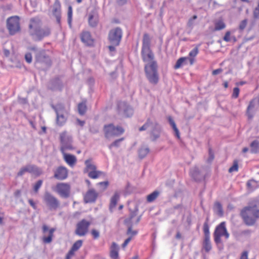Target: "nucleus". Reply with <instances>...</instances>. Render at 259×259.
<instances>
[{
	"instance_id": "obj_1",
	"label": "nucleus",
	"mask_w": 259,
	"mask_h": 259,
	"mask_svg": "<svg viewBox=\"0 0 259 259\" xmlns=\"http://www.w3.org/2000/svg\"><path fill=\"white\" fill-rule=\"evenodd\" d=\"M151 39L148 33H144L142 40L141 57L144 62L146 76L151 84L155 85L159 81L158 65L154 60V54L150 48Z\"/></svg>"
},
{
	"instance_id": "obj_2",
	"label": "nucleus",
	"mask_w": 259,
	"mask_h": 259,
	"mask_svg": "<svg viewBox=\"0 0 259 259\" xmlns=\"http://www.w3.org/2000/svg\"><path fill=\"white\" fill-rule=\"evenodd\" d=\"M29 33L35 41H39L51 33V29L48 27H41L35 18L30 19L29 25Z\"/></svg>"
},
{
	"instance_id": "obj_3",
	"label": "nucleus",
	"mask_w": 259,
	"mask_h": 259,
	"mask_svg": "<svg viewBox=\"0 0 259 259\" xmlns=\"http://www.w3.org/2000/svg\"><path fill=\"white\" fill-rule=\"evenodd\" d=\"M240 215L246 226H253L259 219V207L256 204L245 206L241 209Z\"/></svg>"
},
{
	"instance_id": "obj_4",
	"label": "nucleus",
	"mask_w": 259,
	"mask_h": 259,
	"mask_svg": "<svg viewBox=\"0 0 259 259\" xmlns=\"http://www.w3.org/2000/svg\"><path fill=\"white\" fill-rule=\"evenodd\" d=\"M149 127L151 128L150 136L151 140L155 141L158 139L161 135L162 128L161 125L156 121H153L148 118L145 123L139 128L140 132L146 131Z\"/></svg>"
},
{
	"instance_id": "obj_5",
	"label": "nucleus",
	"mask_w": 259,
	"mask_h": 259,
	"mask_svg": "<svg viewBox=\"0 0 259 259\" xmlns=\"http://www.w3.org/2000/svg\"><path fill=\"white\" fill-rule=\"evenodd\" d=\"M103 131L105 138H109L121 135L124 132V130L121 126H115L113 123H109L104 125Z\"/></svg>"
},
{
	"instance_id": "obj_6",
	"label": "nucleus",
	"mask_w": 259,
	"mask_h": 259,
	"mask_svg": "<svg viewBox=\"0 0 259 259\" xmlns=\"http://www.w3.org/2000/svg\"><path fill=\"white\" fill-rule=\"evenodd\" d=\"M122 36V29L117 27L111 29L108 33V39L111 45L119 46Z\"/></svg>"
},
{
	"instance_id": "obj_7",
	"label": "nucleus",
	"mask_w": 259,
	"mask_h": 259,
	"mask_svg": "<svg viewBox=\"0 0 259 259\" xmlns=\"http://www.w3.org/2000/svg\"><path fill=\"white\" fill-rule=\"evenodd\" d=\"M43 201L50 210H56L60 206V201L48 191L45 192Z\"/></svg>"
},
{
	"instance_id": "obj_8",
	"label": "nucleus",
	"mask_w": 259,
	"mask_h": 259,
	"mask_svg": "<svg viewBox=\"0 0 259 259\" xmlns=\"http://www.w3.org/2000/svg\"><path fill=\"white\" fill-rule=\"evenodd\" d=\"M61 147L60 151L64 153L66 150H72L74 149L72 145V138L71 136L67 135L66 132H64L60 135Z\"/></svg>"
},
{
	"instance_id": "obj_9",
	"label": "nucleus",
	"mask_w": 259,
	"mask_h": 259,
	"mask_svg": "<svg viewBox=\"0 0 259 259\" xmlns=\"http://www.w3.org/2000/svg\"><path fill=\"white\" fill-rule=\"evenodd\" d=\"M7 27L11 35H14L20 31V26L19 18L18 16H13L7 20Z\"/></svg>"
},
{
	"instance_id": "obj_10",
	"label": "nucleus",
	"mask_w": 259,
	"mask_h": 259,
	"mask_svg": "<svg viewBox=\"0 0 259 259\" xmlns=\"http://www.w3.org/2000/svg\"><path fill=\"white\" fill-rule=\"evenodd\" d=\"M35 64H42L46 67L52 65V61L50 57L46 54L45 50L40 49L35 55Z\"/></svg>"
},
{
	"instance_id": "obj_11",
	"label": "nucleus",
	"mask_w": 259,
	"mask_h": 259,
	"mask_svg": "<svg viewBox=\"0 0 259 259\" xmlns=\"http://www.w3.org/2000/svg\"><path fill=\"white\" fill-rule=\"evenodd\" d=\"M25 172H29L36 176H39L42 174V171L40 168L35 165L27 164L20 169L19 171L17 173V176L21 177Z\"/></svg>"
},
{
	"instance_id": "obj_12",
	"label": "nucleus",
	"mask_w": 259,
	"mask_h": 259,
	"mask_svg": "<svg viewBox=\"0 0 259 259\" xmlns=\"http://www.w3.org/2000/svg\"><path fill=\"white\" fill-rule=\"evenodd\" d=\"M90 225L91 223L89 221L82 219L76 224L75 234L79 236H85L88 232Z\"/></svg>"
},
{
	"instance_id": "obj_13",
	"label": "nucleus",
	"mask_w": 259,
	"mask_h": 259,
	"mask_svg": "<svg viewBox=\"0 0 259 259\" xmlns=\"http://www.w3.org/2000/svg\"><path fill=\"white\" fill-rule=\"evenodd\" d=\"M70 186L68 184L61 183L56 185V192L63 198H68L70 194Z\"/></svg>"
},
{
	"instance_id": "obj_14",
	"label": "nucleus",
	"mask_w": 259,
	"mask_h": 259,
	"mask_svg": "<svg viewBox=\"0 0 259 259\" xmlns=\"http://www.w3.org/2000/svg\"><path fill=\"white\" fill-rule=\"evenodd\" d=\"M69 112L63 106L62 108H59L56 113V123L58 125L61 126L63 125L66 122Z\"/></svg>"
},
{
	"instance_id": "obj_15",
	"label": "nucleus",
	"mask_w": 259,
	"mask_h": 259,
	"mask_svg": "<svg viewBox=\"0 0 259 259\" xmlns=\"http://www.w3.org/2000/svg\"><path fill=\"white\" fill-rule=\"evenodd\" d=\"M99 22V15L98 10L94 8L88 14V23L90 27L96 28Z\"/></svg>"
},
{
	"instance_id": "obj_16",
	"label": "nucleus",
	"mask_w": 259,
	"mask_h": 259,
	"mask_svg": "<svg viewBox=\"0 0 259 259\" xmlns=\"http://www.w3.org/2000/svg\"><path fill=\"white\" fill-rule=\"evenodd\" d=\"M117 108L118 113L126 117H131L133 114L132 108L125 102H119L118 104Z\"/></svg>"
},
{
	"instance_id": "obj_17",
	"label": "nucleus",
	"mask_w": 259,
	"mask_h": 259,
	"mask_svg": "<svg viewBox=\"0 0 259 259\" xmlns=\"http://www.w3.org/2000/svg\"><path fill=\"white\" fill-rule=\"evenodd\" d=\"M48 88L53 91H61L63 88V83L60 77L57 76L50 80Z\"/></svg>"
},
{
	"instance_id": "obj_18",
	"label": "nucleus",
	"mask_w": 259,
	"mask_h": 259,
	"mask_svg": "<svg viewBox=\"0 0 259 259\" xmlns=\"http://www.w3.org/2000/svg\"><path fill=\"white\" fill-rule=\"evenodd\" d=\"M52 14L56 20L57 23L61 26V5L59 0H55L53 5Z\"/></svg>"
},
{
	"instance_id": "obj_19",
	"label": "nucleus",
	"mask_w": 259,
	"mask_h": 259,
	"mask_svg": "<svg viewBox=\"0 0 259 259\" xmlns=\"http://www.w3.org/2000/svg\"><path fill=\"white\" fill-rule=\"evenodd\" d=\"M98 197V193L94 189H89L84 195L83 200L85 203H94Z\"/></svg>"
},
{
	"instance_id": "obj_20",
	"label": "nucleus",
	"mask_w": 259,
	"mask_h": 259,
	"mask_svg": "<svg viewBox=\"0 0 259 259\" xmlns=\"http://www.w3.org/2000/svg\"><path fill=\"white\" fill-rule=\"evenodd\" d=\"M256 102H257L256 98H253L249 102V104L247 106L246 111V114L247 116L248 119H251L253 117L254 113L256 111Z\"/></svg>"
},
{
	"instance_id": "obj_21",
	"label": "nucleus",
	"mask_w": 259,
	"mask_h": 259,
	"mask_svg": "<svg viewBox=\"0 0 259 259\" xmlns=\"http://www.w3.org/2000/svg\"><path fill=\"white\" fill-rule=\"evenodd\" d=\"M191 175L195 181L200 182L204 179V174L197 167H195L191 170Z\"/></svg>"
},
{
	"instance_id": "obj_22",
	"label": "nucleus",
	"mask_w": 259,
	"mask_h": 259,
	"mask_svg": "<svg viewBox=\"0 0 259 259\" xmlns=\"http://www.w3.org/2000/svg\"><path fill=\"white\" fill-rule=\"evenodd\" d=\"M67 176V169L63 166H59L54 174V177L59 180H63L65 179Z\"/></svg>"
},
{
	"instance_id": "obj_23",
	"label": "nucleus",
	"mask_w": 259,
	"mask_h": 259,
	"mask_svg": "<svg viewBox=\"0 0 259 259\" xmlns=\"http://www.w3.org/2000/svg\"><path fill=\"white\" fill-rule=\"evenodd\" d=\"M80 39L81 41L87 46H91L93 44L94 40L89 31H82L80 34Z\"/></svg>"
},
{
	"instance_id": "obj_24",
	"label": "nucleus",
	"mask_w": 259,
	"mask_h": 259,
	"mask_svg": "<svg viewBox=\"0 0 259 259\" xmlns=\"http://www.w3.org/2000/svg\"><path fill=\"white\" fill-rule=\"evenodd\" d=\"M139 210L138 205H136L134 210L130 209L129 217L124 220V224H133L132 219L137 215Z\"/></svg>"
},
{
	"instance_id": "obj_25",
	"label": "nucleus",
	"mask_w": 259,
	"mask_h": 259,
	"mask_svg": "<svg viewBox=\"0 0 259 259\" xmlns=\"http://www.w3.org/2000/svg\"><path fill=\"white\" fill-rule=\"evenodd\" d=\"M64 156V159L66 162L70 165H74L76 162V157L72 154H67L65 152L62 153Z\"/></svg>"
},
{
	"instance_id": "obj_26",
	"label": "nucleus",
	"mask_w": 259,
	"mask_h": 259,
	"mask_svg": "<svg viewBox=\"0 0 259 259\" xmlns=\"http://www.w3.org/2000/svg\"><path fill=\"white\" fill-rule=\"evenodd\" d=\"M119 247L115 242H113L111 247L110 256L112 259L118 258Z\"/></svg>"
},
{
	"instance_id": "obj_27",
	"label": "nucleus",
	"mask_w": 259,
	"mask_h": 259,
	"mask_svg": "<svg viewBox=\"0 0 259 259\" xmlns=\"http://www.w3.org/2000/svg\"><path fill=\"white\" fill-rule=\"evenodd\" d=\"M119 193L117 192H115L114 195L111 198L110 203L109 205V209L111 211H112V209L116 206L117 202L119 199Z\"/></svg>"
},
{
	"instance_id": "obj_28",
	"label": "nucleus",
	"mask_w": 259,
	"mask_h": 259,
	"mask_svg": "<svg viewBox=\"0 0 259 259\" xmlns=\"http://www.w3.org/2000/svg\"><path fill=\"white\" fill-rule=\"evenodd\" d=\"M227 229L226 228V223L225 222H223L221 223L215 229L214 232L213 233L214 234H220V236L223 235L224 233L225 232L224 230H226Z\"/></svg>"
},
{
	"instance_id": "obj_29",
	"label": "nucleus",
	"mask_w": 259,
	"mask_h": 259,
	"mask_svg": "<svg viewBox=\"0 0 259 259\" xmlns=\"http://www.w3.org/2000/svg\"><path fill=\"white\" fill-rule=\"evenodd\" d=\"M149 148L146 146H142L138 150L139 157L140 159H143L149 152Z\"/></svg>"
},
{
	"instance_id": "obj_30",
	"label": "nucleus",
	"mask_w": 259,
	"mask_h": 259,
	"mask_svg": "<svg viewBox=\"0 0 259 259\" xmlns=\"http://www.w3.org/2000/svg\"><path fill=\"white\" fill-rule=\"evenodd\" d=\"M202 247L206 252H208L211 249L212 247L210 241V237L204 238Z\"/></svg>"
},
{
	"instance_id": "obj_31",
	"label": "nucleus",
	"mask_w": 259,
	"mask_h": 259,
	"mask_svg": "<svg viewBox=\"0 0 259 259\" xmlns=\"http://www.w3.org/2000/svg\"><path fill=\"white\" fill-rule=\"evenodd\" d=\"M213 236H214V242L217 244L218 248L220 250L223 249L224 248V245H223V242L221 239L222 236H220V234L216 235V234H213Z\"/></svg>"
},
{
	"instance_id": "obj_32",
	"label": "nucleus",
	"mask_w": 259,
	"mask_h": 259,
	"mask_svg": "<svg viewBox=\"0 0 259 259\" xmlns=\"http://www.w3.org/2000/svg\"><path fill=\"white\" fill-rule=\"evenodd\" d=\"M188 57H181L176 62V64L174 66V68L175 69H179L181 68L183 65L186 64V61Z\"/></svg>"
},
{
	"instance_id": "obj_33",
	"label": "nucleus",
	"mask_w": 259,
	"mask_h": 259,
	"mask_svg": "<svg viewBox=\"0 0 259 259\" xmlns=\"http://www.w3.org/2000/svg\"><path fill=\"white\" fill-rule=\"evenodd\" d=\"M250 151L252 153H257L259 152V141L254 140L250 144Z\"/></svg>"
},
{
	"instance_id": "obj_34",
	"label": "nucleus",
	"mask_w": 259,
	"mask_h": 259,
	"mask_svg": "<svg viewBox=\"0 0 259 259\" xmlns=\"http://www.w3.org/2000/svg\"><path fill=\"white\" fill-rule=\"evenodd\" d=\"M160 192L157 190L153 191L152 193L147 195V201L148 202H153L157 198Z\"/></svg>"
},
{
	"instance_id": "obj_35",
	"label": "nucleus",
	"mask_w": 259,
	"mask_h": 259,
	"mask_svg": "<svg viewBox=\"0 0 259 259\" xmlns=\"http://www.w3.org/2000/svg\"><path fill=\"white\" fill-rule=\"evenodd\" d=\"M84 163L86 165V168L84 170V172H87L89 170L90 171L96 170L97 167L96 165L91 163L90 159L86 160Z\"/></svg>"
},
{
	"instance_id": "obj_36",
	"label": "nucleus",
	"mask_w": 259,
	"mask_h": 259,
	"mask_svg": "<svg viewBox=\"0 0 259 259\" xmlns=\"http://www.w3.org/2000/svg\"><path fill=\"white\" fill-rule=\"evenodd\" d=\"M82 245V240H78L76 241L72 246L71 249H70V253L72 254V252H74L79 249V248Z\"/></svg>"
},
{
	"instance_id": "obj_37",
	"label": "nucleus",
	"mask_w": 259,
	"mask_h": 259,
	"mask_svg": "<svg viewBox=\"0 0 259 259\" xmlns=\"http://www.w3.org/2000/svg\"><path fill=\"white\" fill-rule=\"evenodd\" d=\"M87 107L85 102H82L78 105V111L80 115H83L87 111Z\"/></svg>"
},
{
	"instance_id": "obj_38",
	"label": "nucleus",
	"mask_w": 259,
	"mask_h": 259,
	"mask_svg": "<svg viewBox=\"0 0 259 259\" xmlns=\"http://www.w3.org/2000/svg\"><path fill=\"white\" fill-rule=\"evenodd\" d=\"M124 224L127 227V229L126 233V235H131L130 236H132V237L133 236H135L138 234V231L132 230L133 224Z\"/></svg>"
},
{
	"instance_id": "obj_39",
	"label": "nucleus",
	"mask_w": 259,
	"mask_h": 259,
	"mask_svg": "<svg viewBox=\"0 0 259 259\" xmlns=\"http://www.w3.org/2000/svg\"><path fill=\"white\" fill-rule=\"evenodd\" d=\"M103 172L99 170H92L90 171L88 173V176L92 179H97L101 176Z\"/></svg>"
},
{
	"instance_id": "obj_40",
	"label": "nucleus",
	"mask_w": 259,
	"mask_h": 259,
	"mask_svg": "<svg viewBox=\"0 0 259 259\" xmlns=\"http://www.w3.org/2000/svg\"><path fill=\"white\" fill-rule=\"evenodd\" d=\"M197 18V15H194L192 18H190L187 22V27L191 31L194 26V21Z\"/></svg>"
},
{
	"instance_id": "obj_41",
	"label": "nucleus",
	"mask_w": 259,
	"mask_h": 259,
	"mask_svg": "<svg viewBox=\"0 0 259 259\" xmlns=\"http://www.w3.org/2000/svg\"><path fill=\"white\" fill-rule=\"evenodd\" d=\"M72 20V8L71 6H69L68 8L67 12V22L70 27H71Z\"/></svg>"
},
{
	"instance_id": "obj_42",
	"label": "nucleus",
	"mask_w": 259,
	"mask_h": 259,
	"mask_svg": "<svg viewBox=\"0 0 259 259\" xmlns=\"http://www.w3.org/2000/svg\"><path fill=\"white\" fill-rule=\"evenodd\" d=\"M204 238L210 237L209 227L207 222H204L203 226Z\"/></svg>"
},
{
	"instance_id": "obj_43",
	"label": "nucleus",
	"mask_w": 259,
	"mask_h": 259,
	"mask_svg": "<svg viewBox=\"0 0 259 259\" xmlns=\"http://www.w3.org/2000/svg\"><path fill=\"white\" fill-rule=\"evenodd\" d=\"M55 229L54 228H51L49 230V235L48 237H46L44 238V241L45 243H50L52 240V236L53 235V233L55 231Z\"/></svg>"
},
{
	"instance_id": "obj_44",
	"label": "nucleus",
	"mask_w": 259,
	"mask_h": 259,
	"mask_svg": "<svg viewBox=\"0 0 259 259\" xmlns=\"http://www.w3.org/2000/svg\"><path fill=\"white\" fill-rule=\"evenodd\" d=\"M225 23L223 21L220 20L215 23L214 29L215 30H220L225 28Z\"/></svg>"
},
{
	"instance_id": "obj_45",
	"label": "nucleus",
	"mask_w": 259,
	"mask_h": 259,
	"mask_svg": "<svg viewBox=\"0 0 259 259\" xmlns=\"http://www.w3.org/2000/svg\"><path fill=\"white\" fill-rule=\"evenodd\" d=\"M124 138H121L119 139L116 140L112 143L109 146V148L111 149L113 147H118L120 146V143L124 140Z\"/></svg>"
},
{
	"instance_id": "obj_46",
	"label": "nucleus",
	"mask_w": 259,
	"mask_h": 259,
	"mask_svg": "<svg viewBox=\"0 0 259 259\" xmlns=\"http://www.w3.org/2000/svg\"><path fill=\"white\" fill-rule=\"evenodd\" d=\"M215 207L218 210V215L221 217L223 215V210L221 203L217 202L215 203Z\"/></svg>"
},
{
	"instance_id": "obj_47",
	"label": "nucleus",
	"mask_w": 259,
	"mask_h": 259,
	"mask_svg": "<svg viewBox=\"0 0 259 259\" xmlns=\"http://www.w3.org/2000/svg\"><path fill=\"white\" fill-rule=\"evenodd\" d=\"M43 181L41 180H39L36 182L35 184L34 185L33 187V190L35 193H37L38 191V190L41 186L42 184Z\"/></svg>"
},
{
	"instance_id": "obj_48",
	"label": "nucleus",
	"mask_w": 259,
	"mask_h": 259,
	"mask_svg": "<svg viewBox=\"0 0 259 259\" xmlns=\"http://www.w3.org/2000/svg\"><path fill=\"white\" fill-rule=\"evenodd\" d=\"M198 47L196 46L190 52L189 56L190 57L194 58L198 54Z\"/></svg>"
},
{
	"instance_id": "obj_49",
	"label": "nucleus",
	"mask_w": 259,
	"mask_h": 259,
	"mask_svg": "<svg viewBox=\"0 0 259 259\" xmlns=\"http://www.w3.org/2000/svg\"><path fill=\"white\" fill-rule=\"evenodd\" d=\"M238 169V162L236 160H234L233 165L229 168V172H232L234 171H237Z\"/></svg>"
},
{
	"instance_id": "obj_50",
	"label": "nucleus",
	"mask_w": 259,
	"mask_h": 259,
	"mask_svg": "<svg viewBox=\"0 0 259 259\" xmlns=\"http://www.w3.org/2000/svg\"><path fill=\"white\" fill-rule=\"evenodd\" d=\"M252 231L251 230L246 229L240 231L239 233V236H249L251 234Z\"/></svg>"
},
{
	"instance_id": "obj_51",
	"label": "nucleus",
	"mask_w": 259,
	"mask_h": 259,
	"mask_svg": "<svg viewBox=\"0 0 259 259\" xmlns=\"http://www.w3.org/2000/svg\"><path fill=\"white\" fill-rule=\"evenodd\" d=\"M97 185L99 186L102 188V190L106 189L109 185V182L108 181L99 182L97 184Z\"/></svg>"
},
{
	"instance_id": "obj_52",
	"label": "nucleus",
	"mask_w": 259,
	"mask_h": 259,
	"mask_svg": "<svg viewBox=\"0 0 259 259\" xmlns=\"http://www.w3.org/2000/svg\"><path fill=\"white\" fill-rule=\"evenodd\" d=\"M214 158V156L213 152L212 150V149L210 148H209V157L207 159L208 162H209V163L211 162L213 160Z\"/></svg>"
},
{
	"instance_id": "obj_53",
	"label": "nucleus",
	"mask_w": 259,
	"mask_h": 259,
	"mask_svg": "<svg viewBox=\"0 0 259 259\" xmlns=\"http://www.w3.org/2000/svg\"><path fill=\"white\" fill-rule=\"evenodd\" d=\"M240 90L239 88L236 87L234 88L233 89V92L232 94V97L234 98H238Z\"/></svg>"
},
{
	"instance_id": "obj_54",
	"label": "nucleus",
	"mask_w": 259,
	"mask_h": 259,
	"mask_svg": "<svg viewBox=\"0 0 259 259\" xmlns=\"http://www.w3.org/2000/svg\"><path fill=\"white\" fill-rule=\"evenodd\" d=\"M91 234L93 235L94 239H98L100 236V233L96 229H93L91 231Z\"/></svg>"
},
{
	"instance_id": "obj_55",
	"label": "nucleus",
	"mask_w": 259,
	"mask_h": 259,
	"mask_svg": "<svg viewBox=\"0 0 259 259\" xmlns=\"http://www.w3.org/2000/svg\"><path fill=\"white\" fill-rule=\"evenodd\" d=\"M247 23V19H244V20H242L240 23L239 29L241 30H243L246 27Z\"/></svg>"
},
{
	"instance_id": "obj_56",
	"label": "nucleus",
	"mask_w": 259,
	"mask_h": 259,
	"mask_svg": "<svg viewBox=\"0 0 259 259\" xmlns=\"http://www.w3.org/2000/svg\"><path fill=\"white\" fill-rule=\"evenodd\" d=\"M25 59L26 61L28 63H30L32 62V55L30 53H27L25 55Z\"/></svg>"
},
{
	"instance_id": "obj_57",
	"label": "nucleus",
	"mask_w": 259,
	"mask_h": 259,
	"mask_svg": "<svg viewBox=\"0 0 259 259\" xmlns=\"http://www.w3.org/2000/svg\"><path fill=\"white\" fill-rule=\"evenodd\" d=\"M230 34L231 33L229 31H227L223 37V40L226 42H229L231 40Z\"/></svg>"
},
{
	"instance_id": "obj_58",
	"label": "nucleus",
	"mask_w": 259,
	"mask_h": 259,
	"mask_svg": "<svg viewBox=\"0 0 259 259\" xmlns=\"http://www.w3.org/2000/svg\"><path fill=\"white\" fill-rule=\"evenodd\" d=\"M63 106L64 105L62 104H58L56 106L52 104L51 107L55 110L56 113L57 112L58 109L62 108Z\"/></svg>"
},
{
	"instance_id": "obj_59",
	"label": "nucleus",
	"mask_w": 259,
	"mask_h": 259,
	"mask_svg": "<svg viewBox=\"0 0 259 259\" xmlns=\"http://www.w3.org/2000/svg\"><path fill=\"white\" fill-rule=\"evenodd\" d=\"M115 1L117 5L119 6H122L127 2V0H115Z\"/></svg>"
},
{
	"instance_id": "obj_60",
	"label": "nucleus",
	"mask_w": 259,
	"mask_h": 259,
	"mask_svg": "<svg viewBox=\"0 0 259 259\" xmlns=\"http://www.w3.org/2000/svg\"><path fill=\"white\" fill-rule=\"evenodd\" d=\"M132 239V236H130L126 239H125L123 244H122V247H125L127 245L128 243L131 241Z\"/></svg>"
},
{
	"instance_id": "obj_61",
	"label": "nucleus",
	"mask_w": 259,
	"mask_h": 259,
	"mask_svg": "<svg viewBox=\"0 0 259 259\" xmlns=\"http://www.w3.org/2000/svg\"><path fill=\"white\" fill-rule=\"evenodd\" d=\"M253 18L254 19H257L259 17V9L258 8H255L253 12Z\"/></svg>"
},
{
	"instance_id": "obj_62",
	"label": "nucleus",
	"mask_w": 259,
	"mask_h": 259,
	"mask_svg": "<svg viewBox=\"0 0 259 259\" xmlns=\"http://www.w3.org/2000/svg\"><path fill=\"white\" fill-rule=\"evenodd\" d=\"M28 50L33 51L35 55L37 53V52H39L40 51V50H38L35 46L29 47Z\"/></svg>"
},
{
	"instance_id": "obj_63",
	"label": "nucleus",
	"mask_w": 259,
	"mask_h": 259,
	"mask_svg": "<svg viewBox=\"0 0 259 259\" xmlns=\"http://www.w3.org/2000/svg\"><path fill=\"white\" fill-rule=\"evenodd\" d=\"M240 259H248V252L246 251H244L241 256Z\"/></svg>"
},
{
	"instance_id": "obj_64",
	"label": "nucleus",
	"mask_w": 259,
	"mask_h": 259,
	"mask_svg": "<svg viewBox=\"0 0 259 259\" xmlns=\"http://www.w3.org/2000/svg\"><path fill=\"white\" fill-rule=\"evenodd\" d=\"M14 195L16 198H19L21 195V191L20 190H17L14 193Z\"/></svg>"
}]
</instances>
